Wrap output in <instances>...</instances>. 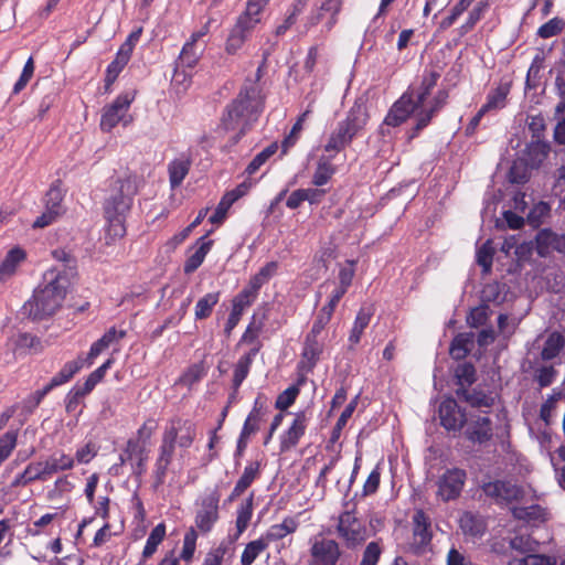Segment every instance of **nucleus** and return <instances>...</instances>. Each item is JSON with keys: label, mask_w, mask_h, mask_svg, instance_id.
Instances as JSON below:
<instances>
[{"label": "nucleus", "mask_w": 565, "mask_h": 565, "mask_svg": "<svg viewBox=\"0 0 565 565\" xmlns=\"http://www.w3.org/2000/svg\"><path fill=\"white\" fill-rule=\"evenodd\" d=\"M370 115L364 103L354 102L345 117L340 120L329 135L323 150L334 158L350 146L354 138L361 136L369 122Z\"/></svg>", "instance_id": "7ed1b4c3"}, {"label": "nucleus", "mask_w": 565, "mask_h": 565, "mask_svg": "<svg viewBox=\"0 0 565 565\" xmlns=\"http://www.w3.org/2000/svg\"><path fill=\"white\" fill-rule=\"evenodd\" d=\"M85 361L82 356H78L76 360L66 362L47 384L53 390L57 386H61L70 382L74 377V375L82 370Z\"/></svg>", "instance_id": "4c0bfd02"}, {"label": "nucleus", "mask_w": 565, "mask_h": 565, "mask_svg": "<svg viewBox=\"0 0 565 565\" xmlns=\"http://www.w3.org/2000/svg\"><path fill=\"white\" fill-rule=\"evenodd\" d=\"M495 249L491 239H487L476 253V260L479 266L482 267L483 274H489L493 264V256Z\"/></svg>", "instance_id": "3c124183"}, {"label": "nucleus", "mask_w": 565, "mask_h": 565, "mask_svg": "<svg viewBox=\"0 0 565 565\" xmlns=\"http://www.w3.org/2000/svg\"><path fill=\"white\" fill-rule=\"evenodd\" d=\"M73 489V482L70 480L68 476L64 475L55 480L53 488L47 492V498L49 500L61 499Z\"/></svg>", "instance_id": "0e129e2a"}, {"label": "nucleus", "mask_w": 565, "mask_h": 565, "mask_svg": "<svg viewBox=\"0 0 565 565\" xmlns=\"http://www.w3.org/2000/svg\"><path fill=\"white\" fill-rule=\"evenodd\" d=\"M260 477V462L250 461L244 468V471L237 482L235 483L231 494L227 498L228 502L235 501L239 498L252 484Z\"/></svg>", "instance_id": "bb28decb"}, {"label": "nucleus", "mask_w": 565, "mask_h": 565, "mask_svg": "<svg viewBox=\"0 0 565 565\" xmlns=\"http://www.w3.org/2000/svg\"><path fill=\"white\" fill-rule=\"evenodd\" d=\"M126 51L118 50L115 58L108 64L105 72V92L111 90L113 84L117 81L119 74L126 67L131 56L125 53Z\"/></svg>", "instance_id": "f704fd0d"}, {"label": "nucleus", "mask_w": 565, "mask_h": 565, "mask_svg": "<svg viewBox=\"0 0 565 565\" xmlns=\"http://www.w3.org/2000/svg\"><path fill=\"white\" fill-rule=\"evenodd\" d=\"M335 530L348 548L362 545L369 536L365 523L353 511H344L339 515Z\"/></svg>", "instance_id": "0eeeda50"}, {"label": "nucleus", "mask_w": 565, "mask_h": 565, "mask_svg": "<svg viewBox=\"0 0 565 565\" xmlns=\"http://www.w3.org/2000/svg\"><path fill=\"white\" fill-rule=\"evenodd\" d=\"M220 499L221 493L214 488L198 500L194 523L201 534L210 533L218 522Z\"/></svg>", "instance_id": "423d86ee"}, {"label": "nucleus", "mask_w": 565, "mask_h": 565, "mask_svg": "<svg viewBox=\"0 0 565 565\" xmlns=\"http://www.w3.org/2000/svg\"><path fill=\"white\" fill-rule=\"evenodd\" d=\"M449 92L447 89H439L427 108L424 106L416 113V124L408 132V140L418 137L423 129H425L433 120V118L447 105Z\"/></svg>", "instance_id": "ddd939ff"}, {"label": "nucleus", "mask_w": 565, "mask_h": 565, "mask_svg": "<svg viewBox=\"0 0 565 565\" xmlns=\"http://www.w3.org/2000/svg\"><path fill=\"white\" fill-rule=\"evenodd\" d=\"M167 534V527L163 522L157 524L150 532L145 547L141 553V559L143 563L146 559L152 557L158 550V546L164 541Z\"/></svg>", "instance_id": "ea45409f"}, {"label": "nucleus", "mask_w": 565, "mask_h": 565, "mask_svg": "<svg viewBox=\"0 0 565 565\" xmlns=\"http://www.w3.org/2000/svg\"><path fill=\"white\" fill-rule=\"evenodd\" d=\"M489 8L490 0H480L477 2L473 9L469 12L466 22L458 28L459 35L463 36L473 30L476 24L483 18Z\"/></svg>", "instance_id": "79ce46f5"}, {"label": "nucleus", "mask_w": 565, "mask_h": 565, "mask_svg": "<svg viewBox=\"0 0 565 565\" xmlns=\"http://www.w3.org/2000/svg\"><path fill=\"white\" fill-rule=\"evenodd\" d=\"M411 551L415 555H424L431 551L433 531L430 518L424 510H416L412 518Z\"/></svg>", "instance_id": "9d476101"}, {"label": "nucleus", "mask_w": 565, "mask_h": 565, "mask_svg": "<svg viewBox=\"0 0 565 565\" xmlns=\"http://www.w3.org/2000/svg\"><path fill=\"white\" fill-rule=\"evenodd\" d=\"M278 150L277 142H271L266 148H264L259 153H257L254 159L248 163L245 169V173L247 175L255 174L262 166H264L267 160L273 157Z\"/></svg>", "instance_id": "603ef678"}, {"label": "nucleus", "mask_w": 565, "mask_h": 565, "mask_svg": "<svg viewBox=\"0 0 565 565\" xmlns=\"http://www.w3.org/2000/svg\"><path fill=\"white\" fill-rule=\"evenodd\" d=\"M161 436L173 441L180 449H189L196 439L198 426L192 419L175 415L168 419Z\"/></svg>", "instance_id": "6e6552de"}, {"label": "nucleus", "mask_w": 565, "mask_h": 565, "mask_svg": "<svg viewBox=\"0 0 565 565\" xmlns=\"http://www.w3.org/2000/svg\"><path fill=\"white\" fill-rule=\"evenodd\" d=\"M565 28V21L562 18L555 17L542 24L537 29V36L541 39H550L559 34Z\"/></svg>", "instance_id": "052dcab7"}, {"label": "nucleus", "mask_w": 565, "mask_h": 565, "mask_svg": "<svg viewBox=\"0 0 565 565\" xmlns=\"http://www.w3.org/2000/svg\"><path fill=\"white\" fill-rule=\"evenodd\" d=\"M466 481L465 469L458 467L446 469L436 481V498L443 502L457 500L461 495Z\"/></svg>", "instance_id": "1a4fd4ad"}, {"label": "nucleus", "mask_w": 565, "mask_h": 565, "mask_svg": "<svg viewBox=\"0 0 565 565\" xmlns=\"http://www.w3.org/2000/svg\"><path fill=\"white\" fill-rule=\"evenodd\" d=\"M258 295L245 286L232 300V310L235 313L243 315L244 310L252 306Z\"/></svg>", "instance_id": "864d4df0"}, {"label": "nucleus", "mask_w": 565, "mask_h": 565, "mask_svg": "<svg viewBox=\"0 0 565 565\" xmlns=\"http://www.w3.org/2000/svg\"><path fill=\"white\" fill-rule=\"evenodd\" d=\"M260 17L255 15L245 9L243 13H241L234 24V29L238 32H242L246 35H249L254 28L259 23Z\"/></svg>", "instance_id": "13d9d810"}, {"label": "nucleus", "mask_w": 565, "mask_h": 565, "mask_svg": "<svg viewBox=\"0 0 565 565\" xmlns=\"http://www.w3.org/2000/svg\"><path fill=\"white\" fill-rule=\"evenodd\" d=\"M324 350V341L321 335L308 332L301 352L300 367L311 372L320 360Z\"/></svg>", "instance_id": "a211bd4d"}, {"label": "nucleus", "mask_w": 565, "mask_h": 565, "mask_svg": "<svg viewBox=\"0 0 565 565\" xmlns=\"http://www.w3.org/2000/svg\"><path fill=\"white\" fill-rule=\"evenodd\" d=\"M18 443V430H9L0 437V466L14 450Z\"/></svg>", "instance_id": "bf43d9fd"}, {"label": "nucleus", "mask_w": 565, "mask_h": 565, "mask_svg": "<svg viewBox=\"0 0 565 565\" xmlns=\"http://www.w3.org/2000/svg\"><path fill=\"white\" fill-rule=\"evenodd\" d=\"M149 451L142 443H139L138 440L128 439L126 441V445L119 455V461L114 463L109 468V473L114 477H119L122 475V467L126 463H132L139 458L149 457Z\"/></svg>", "instance_id": "aec40b11"}, {"label": "nucleus", "mask_w": 565, "mask_h": 565, "mask_svg": "<svg viewBox=\"0 0 565 565\" xmlns=\"http://www.w3.org/2000/svg\"><path fill=\"white\" fill-rule=\"evenodd\" d=\"M555 558L542 554H529L524 557H513L509 565H555Z\"/></svg>", "instance_id": "338daca9"}, {"label": "nucleus", "mask_w": 565, "mask_h": 565, "mask_svg": "<svg viewBox=\"0 0 565 565\" xmlns=\"http://www.w3.org/2000/svg\"><path fill=\"white\" fill-rule=\"evenodd\" d=\"M44 279L47 282L35 289L32 298L22 307V313L32 320H42L54 315L66 296L67 279L64 275L50 270Z\"/></svg>", "instance_id": "f03ea898"}, {"label": "nucleus", "mask_w": 565, "mask_h": 565, "mask_svg": "<svg viewBox=\"0 0 565 565\" xmlns=\"http://www.w3.org/2000/svg\"><path fill=\"white\" fill-rule=\"evenodd\" d=\"M483 493L497 503H512L523 499L524 490L510 480H494L481 486Z\"/></svg>", "instance_id": "9b49d317"}, {"label": "nucleus", "mask_w": 565, "mask_h": 565, "mask_svg": "<svg viewBox=\"0 0 565 565\" xmlns=\"http://www.w3.org/2000/svg\"><path fill=\"white\" fill-rule=\"evenodd\" d=\"M457 388H468L477 381L476 367L470 362L459 364L455 370Z\"/></svg>", "instance_id": "de8ad7c7"}, {"label": "nucleus", "mask_w": 565, "mask_h": 565, "mask_svg": "<svg viewBox=\"0 0 565 565\" xmlns=\"http://www.w3.org/2000/svg\"><path fill=\"white\" fill-rule=\"evenodd\" d=\"M551 214V205L547 202L540 201L534 204L527 214V223L534 228H539Z\"/></svg>", "instance_id": "5fc2aeb1"}, {"label": "nucleus", "mask_w": 565, "mask_h": 565, "mask_svg": "<svg viewBox=\"0 0 565 565\" xmlns=\"http://www.w3.org/2000/svg\"><path fill=\"white\" fill-rule=\"evenodd\" d=\"M43 465L50 479L53 475L60 471L73 469L75 466V459L73 456L63 451H55L43 461Z\"/></svg>", "instance_id": "473e14b6"}, {"label": "nucleus", "mask_w": 565, "mask_h": 565, "mask_svg": "<svg viewBox=\"0 0 565 565\" xmlns=\"http://www.w3.org/2000/svg\"><path fill=\"white\" fill-rule=\"evenodd\" d=\"M192 158L190 153H181L168 164L169 182L171 189L179 188L190 172Z\"/></svg>", "instance_id": "a878e982"}, {"label": "nucleus", "mask_w": 565, "mask_h": 565, "mask_svg": "<svg viewBox=\"0 0 565 565\" xmlns=\"http://www.w3.org/2000/svg\"><path fill=\"white\" fill-rule=\"evenodd\" d=\"M157 428V420L152 417H149L138 428L136 436L131 437L130 439L138 440L139 443H142V445L147 447Z\"/></svg>", "instance_id": "69168bd1"}, {"label": "nucleus", "mask_w": 565, "mask_h": 565, "mask_svg": "<svg viewBox=\"0 0 565 565\" xmlns=\"http://www.w3.org/2000/svg\"><path fill=\"white\" fill-rule=\"evenodd\" d=\"M513 514L516 519L526 522H544L548 516L547 510L540 504L514 509Z\"/></svg>", "instance_id": "49530a36"}, {"label": "nucleus", "mask_w": 565, "mask_h": 565, "mask_svg": "<svg viewBox=\"0 0 565 565\" xmlns=\"http://www.w3.org/2000/svg\"><path fill=\"white\" fill-rule=\"evenodd\" d=\"M253 516V493L237 508L236 511V530L237 535H241L247 529Z\"/></svg>", "instance_id": "8fccbe9b"}, {"label": "nucleus", "mask_w": 565, "mask_h": 565, "mask_svg": "<svg viewBox=\"0 0 565 565\" xmlns=\"http://www.w3.org/2000/svg\"><path fill=\"white\" fill-rule=\"evenodd\" d=\"M383 545L380 541L367 543L362 552L359 565H377L383 554Z\"/></svg>", "instance_id": "6e6d98bb"}, {"label": "nucleus", "mask_w": 565, "mask_h": 565, "mask_svg": "<svg viewBox=\"0 0 565 565\" xmlns=\"http://www.w3.org/2000/svg\"><path fill=\"white\" fill-rule=\"evenodd\" d=\"M533 244L540 257L546 258L553 253L565 256V233H557L548 227L541 228L537 231Z\"/></svg>", "instance_id": "4468645a"}, {"label": "nucleus", "mask_w": 565, "mask_h": 565, "mask_svg": "<svg viewBox=\"0 0 565 565\" xmlns=\"http://www.w3.org/2000/svg\"><path fill=\"white\" fill-rule=\"evenodd\" d=\"M511 88L512 81L507 77H502L500 82L487 94L486 103L481 108L487 113L503 109L507 106Z\"/></svg>", "instance_id": "5701e85b"}, {"label": "nucleus", "mask_w": 565, "mask_h": 565, "mask_svg": "<svg viewBox=\"0 0 565 565\" xmlns=\"http://www.w3.org/2000/svg\"><path fill=\"white\" fill-rule=\"evenodd\" d=\"M331 159L326 157L319 159L311 181L315 186H323L335 173V167L332 164Z\"/></svg>", "instance_id": "c03bdc74"}, {"label": "nucleus", "mask_w": 565, "mask_h": 565, "mask_svg": "<svg viewBox=\"0 0 565 565\" xmlns=\"http://www.w3.org/2000/svg\"><path fill=\"white\" fill-rule=\"evenodd\" d=\"M551 145L545 139H531L525 148L524 158L526 164L532 169H539L547 159Z\"/></svg>", "instance_id": "cd10ccee"}, {"label": "nucleus", "mask_w": 565, "mask_h": 565, "mask_svg": "<svg viewBox=\"0 0 565 565\" xmlns=\"http://www.w3.org/2000/svg\"><path fill=\"white\" fill-rule=\"evenodd\" d=\"M441 76L440 71L435 67H426L420 75L418 85L409 86L405 92H411L414 103L422 108L426 99L430 96Z\"/></svg>", "instance_id": "f3484780"}, {"label": "nucleus", "mask_w": 565, "mask_h": 565, "mask_svg": "<svg viewBox=\"0 0 565 565\" xmlns=\"http://www.w3.org/2000/svg\"><path fill=\"white\" fill-rule=\"evenodd\" d=\"M104 218L106 221L104 227L105 245H115L118 241L122 239L127 233V217L104 215Z\"/></svg>", "instance_id": "c756f323"}, {"label": "nucleus", "mask_w": 565, "mask_h": 565, "mask_svg": "<svg viewBox=\"0 0 565 565\" xmlns=\"http://www.w3.org/2000/svg\"><path fill=\"white\" fill-rule=\"evenodd\" d=\"M26 258V253L23 248L15 246L11 248L0 264V280L4 281L15 274L19 265Z\"/></svg>", "instance_id": "2f4dec72"}, {"label": "nucleus", "mask_w": 565, "mask_h": 565, "mask_svg": "<svg viewBox=\"0 0 565 565\" xmlns=\"http://www.w3.org/2000/svg\"><path fill=\"white\" fill-rule=\"evenodd\" d=\"M265 95H259L255 84L242 86L238 95L224 109L220 129L225 132L234 131L230 138V146L233 147L250 130L254 122L264 110Z\"/></svg>", "instance_id": "f257e3e1"}, {"label": "nucleus", "mask_w": 565, "mask_h": 565, "mask_svg": "<svg viewBox=\"0 0 565 565\" xmlns=\"http://www.w3.org/2000/svg\"><path fill=\"white\" fill-rule=\"evenodd\" d=\"M300 390L297 385H291L282 391L276 398L275 407L279 411L289 408L298 397Z\"/></svg>", "instance_id": "774afa93"}, {"label": "nucleus", "mask_w": 565, "mask_h": 565, "mask_svg": "<svg viewBox=\"0 0 565 565\" xmlns=\"http://www.w3.org/2000/svg\"><path fill=\"white\" fill-rule=\"evenodd\" d=\"M265 414L266 407L263 403L259 402V398H256L254 406L247 415L239 434L247 437H250L253 434H255L259 429V424Z\"/></svg>", "instance_id": "58836bf2"}, {"label": "nucleus", "mask_w": 565, "mask_h": 565, "mask_svg": "<svg viewBox=\"0 0 565 565\" xmlns=\"http://www.w3.org/2000/svg\"><path fill=\"white\" fill-rule=\"evenodd\" d=\"M455 394L458 399L467 403L472 408L490 409L495 404V397L492 392H486L480 386L473 388H456Z\"/></svg>", "instance_id": "412c9836"}, {"label": "nucleus", "mask_w": 565, "mask_h": 565, "mask_svg": "<svg viewBox=\"0 0 565 565\" xmlns=\"http://www.w3.org/2000/svg\"><path fill=\"white\" fill-rule=\"evenodd\" d=\"M420 108L411 97V92H404L402 96L394 102L388 109L384 124L390 127H398L403 125L413 114L416 115Z\"/></svg>", "instance_id": "2eb2a0df"}, {"label": "nucleus", "mask_w": 565, "mask_h": 565, "mask_svg": "<svg viewBox=\"0 0 565 565\" xmlns=\"http://www.w3.org/2000/svg\"><path fill=\"white\" fill-rule=\"evenodd\" d=\"M565 345V338L562 333L554 331L552 332L544 342V347L541 351V358L543 361H551L557 358Z\"/></svg>", "instance_id": "37998d69"}, {"label": "nucleus", "mask_w": 565, "mask_h": 565, "mask_svg": "<svg viewBox=\"0 0 565 565\" xmlns=\"http://www.w3.org/2000/svg\"><path fill=\"white\" fill-rule=\"evenodd\" d=\"M308 564L339 565L343 555L340 543L318 533L309 539Z\"/></svg>", "instance_id": "39448f33"}, {"label": "nucleus", "mask_w": 565, "mask_h": 565, "mask_svg": "<svg viewBox=\"0 0 565 565\" xmlns=\"http://www.w3.org/2000/svg\"><path fill=\"white\" fill-rule=\"evenodd\" d=\"M196 541H198V532L194 527H190L183 537V546L178 557L179 561L182 559L186 563H190L193 559L195 550H196Z\"/></svg>", "instance_id": "4d7b16f0"}, {"label": "nucleus", "mask_w": 565, "mask_h": 565, "mask_svg": "<svg viewBox=\"0 0 565 565\" xmlns=\"http://www.w3.org/2000/svg\"><path fill=\"white\" fill-rule=\"evenodd\" d=\"M298 526L299 522L295 518L286 516L281 523L270 525L260 537L266 542V545L269 546L270 543L280 541L287 535L295 533Z\"/></svg>", "instance_id": "c85d7f7f"}, {"label": "nucleus", "mask_w": 565, "mask_h": 565, "mask_svg": "<svg viewBox=\"0 0 565 565\" xmlns=\"http://www.w3.org/2000/svg\"><path fill=\"white\" fill-rule=\"evenodd\" d=\"M278 269V262L271 260L266 263L255 275L249 278L247 287L258 295L262 287L277 275Z\"/></svg>", "instance_id": "e433bc0d"}, {"label": "nucleus", "mask_w": 565, "mask_h": 565, "mask_svg": "<svg viewBox=\"0 0 565 565\" xmlns=\"http://www.w3.org/2000/svg\"><path fill=\"white\" fill-rule=\"evenodd\" d=\"M199 58L200 54L198 53L195 45L185 42L180 52L178 63L183 67L193 68L198 64Z\"/></svg>", "instance_id": "680f3d73"}, {"label": "nucleus", "mask_w": 565, "mask_h": 565, "mask_svg": "<svg viewBox=\"0 0 565 565\" xmlns=\"http://www.w3.org/2000/svg\"><path fill=\"white\" fill-rule=\"evenodd\" d=\"M142 185L143 179L135 173L115 180L103 203L104 215L127 217Z\"/></svg>", "instance_id": "20e7f679"}, {"label": "nucleus", "mask_w": 565, "mask_h": 565, "mask_svg": "<svg viewBox=\"0 0 565 565\" xmlns=\"http://www.w3.org/2000/svg\"><path fill=\"white\" fill-rule=\"evenodd\" d=\"M234 203L235 202L233 201V199L225 192L224 195L221 198L218 204L216 205L214 213L210 216L209 221L212 224H222L226 218L228 210L232 207Z\"/></svg>", "instance_id": "e2e57ef3"}, {"label": "nucleus", "mask_w": 565, "mask_h": 565, "mask_svg": "<svg viewBox=\"0 0 565 565\" xmlns=\"http://www.w3.org/2000/svg\"><path fill=\"white\" fill-rule=\"evenodd\" d=\"M267 548L266 542L260 536L248 542L242 552L241 565H252Z\"/></svg>", "instance_id": "09e8293b"}, {"label": "nucleus", "mask_w": 565, "mask_h": 565, "mask_svg": "<svg viewBox=\"0 0 565 565\" xmlns=\"http://www.w3.org/2000/svg\"><path fill=\"white\" fill-rule=\"evenodd\" d=\"M213 233V230H210L205 235L199 237L195 241V244L192 248H194V253L188 256L183 265V271L185 275L193 274L204 262L206 255L213 247L214 241L209 239V235Z\"/></svg>", "instance_id": "b1692460"}, {"label": "nucleus", "mask_w": 565, "mask_h": 565, "mask_svg": "<svg viewBox=\"0 0 565 565\" xmlns=\"http://www.w3.org/2000/svg\"><path fill=\"white\" fill-rule=\"evenodd\" d=\"M466 437L473 444H486L492 439V422L488 416H477L466 429Z\"/></svg>", "instance_id": "393cba45"}, {"label": "nucleus", "mask_w": 565, "mask_h": 565, "mask_svg": "<svg viewBox=\"0 0 565 565\" xmlns=\"http://www.w3.org/2000/svg\"><path fill=\"white\" fill-rule=\"evenodd\" d=\"M265 319H266V317L264 316L263 319L257 321L256 316L254 315L252 317V320L248 323L246 330L242 334V337H241V339H239V341L237 343V347H239L242 344L252 345L249 351H254L255 352V356H256L259 353V351H260V349L263 347V343L259 340V335H260L262 330L264 328Z\"/></svg>", "instance_id": "7c9ffc66"}, {"label": "nucleus", "mask_w": 565, "mask_h": 565, "mask_svg": "<svg viewBox=\"0 0 565 565\" xmlns=\"http://www.w3.org/2000/svg\"><path fill=\"white\" fill-rule=\"evenodd\" d=\"M221 292H209L200 298L195 305L194 315L196 320H204L212 315L213 308L220 301Z\"/></svg>", "instance_id": "a18cd8bd"}, {"label": "nucleus", "mask_w": 565, "mask_h": 565, "mask_svg": "<svg viewBox=\"0 0 565 565\" xmlns=\"http://www.w3.org/2000/svg\"><path fill=\"white\" fill-rule=\"evenodd\" d=\"M308 426V417L305 412L295 414L291 425L280 436L279 450L287 452L295 448L305 435Z\"/></svg>", "instance_id": "6ab92c4d"}, {"label": "nucleus", "mask_w": 565, "mask_h": 565, "mask_svg": "<svg viewBox=\"0 0 565 565\" xmlns=\"http://www.w3.org/2000/svg\"><path fill=\"white\" fill-rule=\"evenodd\" d=\"M438 414L440 425L448 431L460 430L467 422L466 412L458 406L457 401L452 397H446L440 403Z\"/></svg>", "instance_id": "dca6fc26"}, {"label": "nucleus", "mask_w": 565, "mask_h": 565, "mask_svg": "<svg viewBox=\"0 0 565 565\" xmlns=\"http://www.w3.org/2000/svg\"><path fill=\"white\" fill-rule=\"evenodd\" d=\"M473 342L472 333H458L451 341L449 353L455 360L465 359L471 351Z\"/></svg>", "instance_id": "a19ab883"}, {"label": "nucleus", "mask_w": 565, "mask_h": 565, "mask_svg": "<svg viewBox=\"0 0 565 565\" xmlns=\"http://www.w3.org/2000/svg\"><path fill=\"white\" fill-rule=\"evenodd\" d=\"M65 192L66 191L63 189V182L61 179L53 181L44 195V207L64 214L65 207L63 205V201Z\"/></svg>", "instance_id": "c9c22d12"}, {"label": "nucleus", "mask_w": 565, "mask_h": 565, "mask_svg": "<svg viewBox=\"0 0 565 565\" xmlns=\"http://www.w3.org/2000/svg\"><path fill=\"white\" fill-rule=\"evenodd\" d=\"M255 358V352L248 351L244 353L235 363L232 379V388L234 393H236L239 390L243 382L248 376Z\"/></svg>", "instance_id": "72a5a7b5"}, {"label": "nucleus", "mask_w": 565, "mask_h": 565, "mask_svg": "<svg viewBox=\"0 0 565 565\" xmlns=\"http://www.w3.org/2000/svg\"><path fill=\"white\" fill-rule=\"evenodd\" d=\"M374 313L375 307L373 303H363L358 310L348 338L349 348L351 350L360 343L361 338L365 329L369 327Z\"/></svg>", "instance_id": "4be33fe9"}, {"label": "nucleus", "mask_w": 565, "mask_h": 565, "mask_svg": "<svg viewBox=\"0 0 565 565\" xmlns=\"http://www.w3.org/2000/svg\"><path fill=\"white\" fill-rule=\"evenodd\" d=\"M135 97V92H126L118 95L110 105L104 107L100 118V129L108 132L116 127L124 119Z\"/></svg>", "instance_id": "f8f14e48"}]
</instances>
